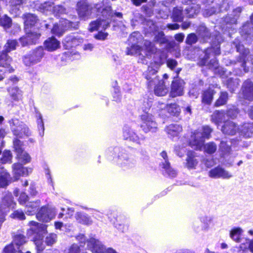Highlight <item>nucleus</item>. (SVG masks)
<instances>
[{
  "mask_svg": "<svg viewBox=\"0 0 253 253\" xmlns=\"http://www.w3.org/2000/svg\"><path fill=\"white\" fill-rule=\"evenodd\" d=\"M30 226H34L31 229L35 232L39 233L40 235L46 233V225L42 224H39L37 222L31 221L29 222Z\"/></svg>",
  "mask_w": 253,
  "mask_h": 253,
  "instance_id": "nucleus-27",
  "label": "nucleus"
},
{
  "mask_svg": "<svg viewBox=\"0 0 253 253\" xmlns=\"http://www.w3.org/2000/svg\"><path fill=\"white\" fill-rule=\"evenodd\" d=\"M164 107L171 115L178 116L180 113V107L175 103L168 104L167 106L164 105Z\"/></svg>",
  "mask_w": 253,
  "mask_h": 253,
  "instance_id": "nucleus-32",
  "label": "nucleus"
},
{
  "mask_svg": "<svg viewBox=\"0 0 253 253\" xmlns=\"http://www.w3.org/2000/svg\"><path fill=\"white\" fill-rule=\"evenodd\" d=\"M167 133L171 136H177L182 130V126L177 124H171L166 128Z\"/></svg>",
  "mask_w": 253,
  "mask_h": 253,
  "instance_id": "nucleus-25",
  "label": "nucleus"
},
{
  "mask_svg": "<svg viewBox=\"0 0 253 253\" xmlns=\"http://www.w3.org/2000/svg\"><path fill=\"white\" fill-rule=\"evenodd\" d=\"M66 9L62 5H57L53 6L52 12L56 16H60L66 13Z\"/></svg>",
  "mask_w": 253,
  "mask_h": 253,
  "instance_id": "nucleus-51",
  "label": "nucleus"
},
{
  "mask_svg": "<svg viewBox=\"0 0 253 253\" xmlns=\"http://www.w3.org/2000/svg\"><path fill=\"white\" fill-rule=\"evenodd\" d=\"M158 84L155 88V93L158 96H164L168 92L163 81H158Z\"/></svg>",
  "mask_w": 253,
  "mask_h": 253,
  "instance_id": "nucleus-30",
  "label": "nucleus"
},
{
  "mask_svg": "<svg viewBox=\"0 0 253 253\" xmlns=\"http://www.w3.org/2000/svg\"><path fill=\"white\" fill-rule=\"evenodd\" d=\"M0 187H4L7 185V180L9 174L5 172L3 168L0 167Z\"/></svg>",
  "mask_w": 253,
  "mask_h": 253,
  "instance_id": "nucleus-41",
  "label": "nucleus"
},
{
  "mask_svg": "<svg viewBox=\"0 0 253 253\" xmlns=\"http://www.w3.org/2000/svg\"><path fill=\"white\" fill-rule=\"evenodd\" d=\"M11 98L14 100H17L21 98L22 96L21 91L16 87H12L8 89Z\"/></svg>",
  "mask_w": 253,
  "mask_h": 253,
  "instance_id": "nucleus-43",
  "label": "nucleus"
},
{
  "mask_svg": "<svg viewBox=\"0 0 253 253\" xmlns=\"http://www.w3.org/2000/svg\"><path fill=\"white\" fill-rule=\"evenodd\" d=\"M57 239V236L55 234H50L45 238V243L47 245H52L54 244Z\"/></svg>",
  "mask_w": 253,
  "mask_h": 253,
  "instance_id": "nucleus-58",
  "label": "nucleus"
},
{
  "mask_svg": "<svg viewBox=\"0 0 253 253\" xmlns=\"http://www.w3.org/2000/svg\"><path fill=\"white\" fill-rule=\"evenodd\" d=\"M14 244L11 243L6 246L3 249L2 253H15L17 248L14 247Z\"/></svg>",
  "mask_w": 253,
  "mask_h": 253,
  "instance_id": "nucleus-60",
  "label": "nucleus"
},
{
  "mask_svg": "<svg viewBox=\"0 0 253 253\" xmlns=\"http://www.w3.org/2000/svg\"><path fill=\"white\" fill-rule=\"evenodd\" d=\"M212 129L208 126H204L202 129L193 132L189 141L192 148L201 150L204 145L205 138H209Z\"/></svg>",
  "mask_w": 253,
  "mask_h": 253,
  "instance_id": "nucleus-1",
  "label": "nucleus"
},
{
  "mask_svg": "<svg viewBox=\"0 0 253 253\" xmlns=\"http://www.w3.org/2000/svg\"><path fill=\"white\" fill-rule=\"evenodd\" d=\"M53 3L49 2H45L41 3L38 6V8L42 12L52 11Z\"/></svg>",
  "mask_w": 253,
  "mask_h": 253,
  "instance_id": "nucleus-47",
  "label": "nucleus"
},
{
  "mask_svg": "<svg viewBox=\"0 0 253 253\" xmlns=\"http://www.w3.org/2000/svg\"><path fill=\"white\" fill-rule=\"evenodd\" d=\"M12 156L10 151H4L2 153V157L0 159L3 164L6 163H11Z\"/></svg>",
  "mask_w": 253,
  "mask_h": 253,
  "instance_id": "nucleus-53",
  "label": "nucleus"
},
{
  "mask_svg": "<svg viewBox=\"0 0 253 253\" xmlns=\"http://www.w3.org/2000/svg\"><path fill=\"white\" fill-rule=\"evenodd\" d=\"M154 39L155 41L160 43H165L166 42V39L163 32H159L158 34L155 36Z\"/></svg>",
  "mask_w": 253,
  "mask_h": 253,
  "instance_id": "nucleus-62",
  "label": "nucleus"
},
{
  "mask_svg": "<svg viewBox=\"0 0 253 253\" xmlns=\"http://www.w3.org/2000/svg\"><path fill=\"white\" fill-rule=\"evenodd\" d=\"M56 212V209L54 208L42 207L37 213V218L43 222H48L52 219Z\"/></svg>",
  "mask_w": 253,
  "mask_h": 253,
  "instance_id": "nucleus-6",
  "label": "nucleus"
},
{
  "mask_svg": "<svg viewBox=\"0 0 253 253\" xmlns=\"http://www.w3.org/2000/svg\"><path fill=\"white\" fill-rule=\"evenodd\" d=\"M12 218L23 220L25 219V215L22 210H16L13 211L10 215Z\"/></svg>",
  "mask_w": 253,
  "mask_h": 253,
  "instance_id": "nucleus-55",
  "label": "nucleus"
},
{
  "mask_svg": "<svg viewBox=\"0 0 253 253\" xmlns=\"http://www.w3.org/2000/svg\"><path fill=\"white\" fill-rule=\"evenodd\" d=\"M87 245L92 253H105L107 250L100 241L94 238L87 241Z\"/></svg>",
  "mask_w": 253,
  "mask_h": 253,
  "instance_id": "nucleus-12",
  "label": "nucleus"
},
{
  "mask_svg": "<svg viewBox=\"0 0 253 253\" xmlns=\"http://www.w3.org/2000/svg\"><path fill=\"white\" fill-rule=\"evenodd\" d=\"M184 84V83L182 80H175L172 82L170 92V96L172 97H175L182 95L183 94Z\"/></svg>",
  "mask_w": 253,
  "mask_h": 253,
  "instance_id": "nucleus-17",
  "label": "nucleus"
},
{
  "mask_svg": "<svg viewBox=\"0 0 253 253\" xmlns=\"http://www.w3.org/2000/svg\"><path fill=\"white\" fill-rule=\"evenodd\" d=\"M37 20V17L32 14H27L25 15V29L29 30L32 26L34 25Z\"/></svg>",
  "mask_w": 253,
  "mask_h": 253,
  "instance_id": "nucleus-31",
  "label": "nucleus"
},
{
  "mask_svg": "<svg viewBox=\"0 0 253 253\" xmlns=\"http://www.w3.org/2000/svg\"><path fill=\"white\" fill-rule=\"evenodd\" d=\"M155 59L152 61L149 65L147 70L143 75L148 81L149 86H152L159 81L158 76L157 73L163 62L161 57L158 58L154 57Z\"/></svg>",
  "mask_w": 253,
  "mask_h": 253,
  "instance_id": "nucleus-2",
  "label": "nucleus"
},
{
  "mask_svg": "<svg viewBox=\"0 0 253 253\" xmlns=\"http://www.w3.org/2000/svg\"><path fill=\"white\" fill-rule=\"evenodd\" d=\"M67 42H71V46H76L79 43L83 42V39L79 37L70 36L67 38Z\"/></svg>",
  "mask_w": 253,
  "mask_h": 253,
  "instance_id": "nucleus-50",
  "label": "nucleus"
},
{
  "mask_svg": "<svg viewBox=\"0 0 253 253\" xmlns=\"http://www.w3.org/2000/svg\"><path fill=\"white\" fill-rule=\"evenodd\" d=\"M242 232L243 230L241 228H235L231 230L230 236L235 242H240Z\"/></svg>",
  "mask_w": 253,
  "mask_h": 253,
  "instance_id": "nucleus-39",
  "label": "nucleus"
},
{
  "mask_svg": "<svg viewBox=\"0 0 253 253\" xmlns=\"http://www.w3.org/2000/svg\"><path fill=\"white\" fill-rule=\"evenodd\" d=\"M11 62V58L8 56L6 52L3 51L0 55V66L9 68Z\"/></svg>",
  "mask_w": 253,
  "mask_h": 253,
  "instance_id": "nucleus-36",
  "label": "nucleus"
},
{
  "mask_svg": "<svg viewBox=\"0 0 253 253\" xmlns=\"http://www.w3.org/2000/svg\"><path fill=\"white\" fill-rule=\"evenodd\" d=\"M26 238L23 235L18 234L14 236L12 243L15 246L18 252H21L20 247L26 243Z\"/></svg>",
  "mask_w": 253,
  "mask_h": 253,
  "instance_id": "nucleus-29",
  "label": "nucleus"
},
{
  "mask_svg": "<svg viewBox=\"0 0 253 253\" xmlns=\"http://www.w3.org/2000/svg\"><path fill=\"white\" fill-rule=\"evenodd\" d=\"M214 92L212 89H209L204 92L202 95V102L204 103L210 104L211 102Z\"/></svg>",
  "mask_w": 253,
  "mask_h": 253,
  "instance_id": "nucleus-37",
  "label": "nucleus"
},
{
  "mask_svg": "<svg viewBox=\"0 0 253 253\" xmlns=\"http://www.w3.org/2000/svg\"><path fill=\"white\" fill-rule=\"evenodd\" d=\"M75 218L78 222L83 224L90 225L92 223L91 217L84 213L77 212L75 214Z\"/></svg>",
  "mask_w": 253,
  "mask_h": 253,
  "instance_id": "nucleus-24",
  "label": "nucleus"
},
{
  "mask_svg": "<svg viewBox=\"0 0 253 253\" xmlns=\"http://www.w3.org/2000/svg\"><path fill=\"white\" fill-rule=\"evenodd\" d=\"M60 26H62L63 28H64V30L68 28L75 27L73 22L64 18H62V19L60 21Z\"/></svg>",
  "mask_w": 253,
  "mask_h": 253,
  "instance_id": "nucleus-56",
  "label": "nucleus"
},
{
  "mask_svg": "<svg viewBox=\"0 0 253 253\" xmlns=\"http://www.w3.org/2000/svg\"><path fill=\"white\" fill-rule=\"evenodd\" d=\"M243 98L249 100H253V83L250 80L246 81L242 87Z\"/></svg>",
  "mask_w": 253,
  "mask_h": 253,
  "instance_id": "nucleus-16",
  "label": "nucleus"
},
{
  "mask_svg": "<svg viewBox=\"0 0 253 253\" xmlns=\"http://www.w3.org/2000/svg\"><path fill=\"white\" fill-rule=\"evenodd\" d=\"M9 122L14 135L21 138L30 135L31 132L29 128L22 122L17 119H11Z\"/></svg>",
  "mask_w": 253,
  "mask_h": 253,
  "instance_id": "nucleus-3",
  "label": "nucleus"
},
{
  "mask_svg": "<svg viewBox=\"0 0 253 253\" xmlns=\"http://www.w3.org/2000/svg\"><path fill=\"white\" fill-rule=\"evenodd\" d=\"M196 154L193 151H188L186 159L185 167L188 169H194L198 163Z\"/></svg>",
  "mask_w": 253,
  "mask_h": 253,
  "instance_id": "nucleus-20",
  "label": "nucleus"
},
{
  "mask_svg": "<svg viewBox=\"0 0 253 253\" xmlns=\"http://www.w3.org/2000/svg\"><path fill=\"white\" fill-rule=\"evenodd\" d=\"M80 248L76 244L72 245L67 250L65 251V253H79Z\"/></svg>",
  "mask_w": 253,
  "mask_h": 253,
  "instance_id": "nucleus-64",
  "label": "nucleus"
},
{
  "mask_svg": "<svg viewBox=\"0 0 253 253\" xmlns=\"http://www.w3.org/2000/svg\"><path fill=\"white\" fill-rule=\"evenodd\" d=\"M237 50L238 52H239L241 54L240 57V61L241 63V67L243 68L245 73H247L249 71V68H246L245 66V63L246 60H248L249 59H252V62L253 64V56L252 55H248L249 51L248 49H246L244 48V46L243 45L239 44L236 45Z\"/></svg>",
  "mask_w": 253,
  "mask_h": 253,
  "instance_id": "nucleus-11",
  "label": "nucleus"
},
{
  "mask_svg": "<svg viewBox=\"0 0 253 253\" xmlns=\"http://www.w3.org/2000/svg\"><path fill=\"white\" fill-rule=\"evenodd\" d=\"M26 35L21 37L20 42L22 46H26L29 44H36L41 37V34L34 31L26 30Z\"/></svg>",
  "mask_w": 253,
  "mask_h": 253,
  "instance_id": "nucleus-8",
  "label": "nucleus"
},
{
  "mask_svg": "<svg viewBox=\"0 0 253 253\" xmlns=\"http://www.w3.org/2000/svg\"><path fill=\"white\" fill-rule=\"evenodd\" d=\"M44 45L45 49L53 51L60 47V42L54 37L49 38L44 41Z\"/></svg>",
  "mask_w": 253,
  "mask_h": 253,
  "instance_id": "nucleus-21",
  "label": "nucleus"
},
{
  "mask_svg": "<svg viewBox=\"0 0 253 253\" xmlns=\"http://www.w3.org/2000/svg\"><path fill=\"white\" fill-rule=\"evenodd\" d=\"M228 99V95L227 92L225 91H222L220 93V95L218 99L215 103L216 106H220L224 105L226 103Z\"/></svg>",
  "mask_w": 253,
  "mask_h": 253,
  "instance_id": "nucleus-42",
  "label": "nucleus"
},
{
  "mask_svg": "<svg viewBox=\"0 0 253 253\" xmlns=\"http://www.w3.org/2000/svg\"><path fill=\"white\" fill-rule=\"evenodd\" d=\"M221 131L225 135H235L240 133V127L232 121H226L222 126Z\"/></svg>",
  "mask_w": 253,
  "mask_h": 253,
  "instance_id": "nucleus-9",
  "label": "nucleus"
},
{
  "mask_svg": "<svg viewBox=\"0 0 253 253\" xmlns=\"http://www.w3.org/2000/svg\"><path fill=\"white\" fill-rule=\"evenodd\" d=\"M16 203L14 202L12 194L11 193H6L2 199L0 204V210L1 212L6 213L9 211V209L15 208Z\"/></svg>",
  "mask_w": 253,
  "mask_h": 253,
  "instance_id": "nucleus-10",
  "label": "nucleus"
},
{
  "mask_svg": "<svg viewBox=\"0 0 253 253\" xmlns=\"http://www.w3.org/2000/svg\"><path fill=\"white\" fill-rule=\"evenodd\" d=\"M44 55L43 49L42 47L37 48L32 54L24 57L23 62L26 66H31L40 62Z\"/></svg>",
  "mask_w": 253,
  "mask_h": 253,
  "instance_id": "nucleus-5",
  "label": "nucleus"
},
{
  "mask_svg": "<svg viewBox=\"0 0 253 253\" xmlns=\"http://www.w3.org/2000/svg\"><path fill=\"white\" fill-rule=\"evenodd\" d=\"M200 6L199 4H192L188 5L185 9V15L189 18L197 15L200 12Z\"/></svg>",
  "mask_w": 253,
  "mask_h": 253,
  "instance_id": "nucleus-23",
  "label": "nucleus"
},
{
  "mask_svg": "<svg viewBox=\"0 0 253 253\" xmlns=\"http://www.w3.org/2000/svg\"><path fill=\"white\" fill-rule=\"evenodd\" d=\"M219 54L220 48L218 44L216 45L214 47L207 48L205 52V56L202 59V64L208 66L211 69H217L218 67L217 61L215 58H213L209 62L208 60L211 57Z\"/></svg>",
  "mask_w": 253,
  "mask_h": 253,
  "instance_id": "nucleus-4",
  "label": "nucleus"
},
{
  "mask_svg": "<svg viewBox=\"0 0 253 253\" xmlns=\"http://www.w3.org/2000/svg\"><path fill=\"white\" fill-rule=\"evenodd\" d=\"M64 31V28L60 26V24L59 25L58 24H55L51 30V32L53 34L58 36H61Z\"/></svg>",
  "mask_w": 253,
  "mask_h": 253,
  "instance_id": "nucleus-57",
  "label": "nucleus"
},
{
  "mask_svg": "<svg viewBox=\"0 0 253 253\" xmlns=\"http://www.w3.org/2000/svg\"><path fill=\"white\" fill-rule=\"evenodd\" d=\"M16 155L18 161L24 164L29 163L31 161L30 156L25 151H23L22 153L16 154Z\"/></svg>",
  "mask_w": 253,
  "mask_h": 253,
  "instance_id": "nucleus-46",
  "label": "nucleus"
},
{
  "mask_svg": "<svg viewBox=\"0 0 253 253\" xmlns=\"http://www.w3.org/2000/svg\"><path fill=\"white\" fill-rule=\"evenodd\" d=\"M197 40L198 38L195 34H190L188 35L186 40V42L188 44H192L196 43Z\"/></svg>",
  "mask_w": 253,
  "mask_h": 253,
  "instance_id": "nucleus-61",
  "label": "nucleus"
},
{
  "mask_svg": "<svg viewBox=\"0 0 253 253\" xmlns=\"http://www.w3.org/2000/svg\"><path fill=\"white\" fill-rule=\"evenodd\" d=\"M144 46L146 52H148V53H145V55L148 56L149 54L154 53H156V55H159V52H157V49L154 44L150 41H145Z\"/></svg>",
  "mask_w": 253,
  "mask_h": 253,
  "instance_id": "nucleus-38",
  "label": "nucleus"
},
{
  "mask_svg": "<svg viewBox=\"0 0 253 253\" xmlns=\"http://www.w3.org/2000/svg\"><path fill=\"white\" fill-rule=\"evenodd\" d=\"M226 116L223 111H216L212 115L211 121L216 125H218L226 119Z\"/></svg>",
  "mask_w": 253,
  "mask_h": 253,
  "instance_id": "nucleus-28",
  "label": "nucleus"
},
{
  "mask_svg": "<svg viewBox=\"0 0 253 253\" xmlns=\"http://www.w3.org/2000/svg\"><path fill=\"white\" fill-rule=\"evenodd\" d=\"M184 14V12L183 13L181 7H176L173 10L172 18L174 21H181L183 18Z\"/></svg>",
  "mask_w": 253,
  "mask_h": 253,
  "instance_id": "nucleus-40",
  "label": "nucleus"
},
{
  "mask_svg": "<svg viewBox=\"0 0 253 253\" xmlns=\"http://www.w3.org/2000/svg\"><path fill=\"white\" fill-rule=\"evenodd\" d=\"M120 164L124 167H131L134 163L133 160L129 159L126 155L119 158Z\"/></svg>",
  "mask_w": 253,
  "mask_h": 253,
  "instance_id": "nucleus-45",
  "label": "nucleus"
},
{
  "mask_svg": "<svg viewBox=\"0 0 253 253\" xmlns=\"http://www.w3.org/2000/svg\"><path fill=\"white\" fill-rule=\"evenodd\" d=\"M240 134L249 138L253 135V123L244 124L240 128Z\"/></svg>",
  "mask_w": 253,
  "mask_h": 253,
  "instance_id": "nucleus-22",
  "label": "nucleus"
},
{
  "mask_svg": "<svg viewBox=\"0 0 253 253\" xmlns=\"http://www.w3.org/2000/svg\"><path fill=\"white\" fill-rule=\"evenodd\" d=\"M160 155L164 161V162H162L161 163L160 166L165 169L166 172L169 176L171 177H175L176 175V172L175 170L170 167L167 152L164 151L161 153Z\"/></svg>",
  "mask_w": 253,
  "mask_h": 253,
  "instance_id": "nucleus-15",
  "label": "nucleus"
},
{
  "mask_svg": "<svg viewBox=\"0 0 253 253\" xmlns=\"http://www.w3.org/2000/svg\"><path fill=\"white\" fill-rule=\"evenodd\" d=\"M42 239V238L39 236V238L38 239L36 238L34 240V242L38 252L42 251L44 249V245L43 244Z\"/></svg>",
  "mask_w": 253,
  "mask_h": 253,
  "instance_id": "nucleus-59",
  "label": "nucleus"
},
{
  "mask_svg": "<svg viewBox=\"0 0 253 253\" xmlns=\"http://www.w3.org/2000/svg\"><path fill=\"white\" fill-rule=\"evenodd\" d=\"M109 25L108 22L104 20H97L91 22L89 25V30L90 31L92 32L97 30L99 27H102L106 29Z\"/></svg>",
  "mask_w": 253,
  "mask_h": 253,
  "instance_id": "nucleus-26",
  "label": "nucleus"
},
{
  "mask_svg": "<svg viewBox=\"0 0 253 253\" xmlns=\"http://www.w3.org/2000/svg\"><path fill=\"white\" fill-rule=\"evenodd\" d=\"M251 23H248L245 24L243 27L244 31H246V33L248 35H251L253 32V14L251 16Z\"/></svg>",
  "mask_w": 253,
  "mask_h": 253,
  "instance_id": "nucleus-52",
  "label": "nucleus"
},
{
  "mask_svg": "<svg viewBox=\"0 0 253 253\" xmlns=\"http://www.w3.org/2000/svg\"><path fill=\"white\" fill-rule=\"evenodd\" d=\"M22 146L23 143L20 140L17 139L13 140V147L16 154L24 151Z\"/></svg>",
  "mask_w": 253,
  "mask_h": 253,
  "instance_id": "nucleus-54",
  "label": "nucleus"
},
{
  "mask_svg": "<svg viewBox=\"0 0 253 253\" xmlns=\"http://www.w3.org/2000/svg\"><path fill=\"white\" fill-rule=\"evenodd\" d=\"M40 202L39 201L27 203L26 205V213L29 215L33 214L40 206Z\"/></svg>",
  "mask_w": 253,
  "mask_h": 253,
  "instance_id": "nucleus-33",
  "label": "nucleus"
},
{
  "mask_svg": "<svg viewBox=\"0 0 253 253\" xmlns=\"http://www.w3.org/2000/svg\"><path fill=\"white\" fill-rule=\"evenodd\" d=\"M18 45V42L16 40H9L4 45V51L5 52H10L15 50Z\"/></svg>",
  "mask_w": 253,
  "mask_h": 253,
  "instance_id": "nucleus-44",
  "label": "nucleus"
},
{
  "mask_svg": "<svg viewBox=\"0 0 253 253\" xmlns=\"http://www.w3.org/2000/svg\"><path fill=\"white\" fill-rule=\"evenodd\" d=\"M13 174L16 179H18L20 176L27 175L32 171L31 169H28L23 167L19 163L14 164L12 166Z\"/></svg>",
  "mask_w": 253,
  "mask_h": 253,
  "instance_id": "nucleus-19",
  "label": "nucleus"
},
{
  "mask_svg": "<svg viewBox=\"0 0 253 253\" xmlns=\"http://www.w3.org/2000/svg\"><path fill=\"white\" fill-rule=\"evenodd\" d=\"M77 10L80 17L85 18L90 14L91 6L86 0H80L77 4Z\"/></svg>",
  "mask_w": 253,
  "mask_h": 253,
  "instance_id": "nucleus-14",
  "label": "nucleus"
},
{
  "mask_svg": "<svg viewBox=\"0 0 253 253\" xmlns=\"http://www.w3.org/2000/svg\"><path fill=\"white\" fill-rule=\"evenodd\" d=\"M204 151L208 154H212L214 153L216 149V145L213 142L207 143L204 146Z\"/></svg>",
  "mask_w": 253,
  "mask_h": 253,
  "instance_id": "nucleus-49",
  "label": "nucleus"
},
{
  "mask_svg": "<svg viewBox=\"0 0 253 253\" xmlns=\"http://www.w3.org/2000/svg\"><path fill=\"white\" fill-rule=\"evenodd\" d=\"M144 51L139 45H131L130 47L126 49V54L131 55H142V52Z\"/></svg>",
  "mask_w": 253,
  "mask_h": 253,
  "instance_id": "nucleus-35",
  "label": "nucleus"
},
{
  "mask_svg": "<svg viewBox=\"0 0 253 253\" xmlns=\"http://www.w3.org/2000/svg\"><path fill=\"white\" fill-rule=\"evenodd\" d=\"M12 24L11 19L6 15H4L0 18V25L5 29L11 27Z\"/></svg>",
  "mask_w": 253,
  "mask_h": 253,
  "instance_id": "nucleus-48",
  "label": "nucleus"
},
{
  "mask_svg": "<svg viewBox=\"0 0 253 253\" xmlns=\"http://www.w3.org/2000/svg\"><path fill=\"white\" fill-rule=\"evenodd\" d=\"M123 136L125 139H129L137 143H138L140 140L144 139L142 135L138 136L134 130L127 126H125L124 127Z\"/></svg>",
  "mask_w": 253,
  "mask_h": 253,
  "instance_id": "nucleus-18",
  "label": "nucleus"
},
{
  "mask_svg": "<svg viewBox=\"0 0 253 253\" xmlns=\"http://www.w3.org/2000/svg\"><path fill=\"white\" fill-rule=\"evenodd\" d=\"M209 175L213 178L229 179L232 177V174L229 171L226 170L220 167H217L211 169L209 172Z\"/></svg>",
  "mask_w": 253,
  "mask_h": 253,
  "instance_id": "nucleus-13",
  "label": "nucleus"
},
{
  "mask_svg": "<svg viewBox=\"0 0 253 253\" xmlns=\"http://www.w3.org/2000/svg\"><path fill=\"white\" fill-rule=\"evenodd\" d=\"M142 37L139 32L132 33L129 37L128 42L131 45H138V44L141 42Z\"/></svg>",
  "mask_w": 253,
  "mask_h": 253,
  "instance_id": "nucleus-34",
  "label": "nucleus"
},
{
  "mask_svg": "<svg viewBox=\"0 0 253 253\" xmlns=\"http://www.w3.org/2000/svg\"><path fill=\"white\" fill-rule=\"evenodd\" d=\"M141 119L143 122L141 125V127L145 132L156 131L157 128V125L156 123L153 121L151 115L148 113H144L141 115Z\"/></svg>",
  "mask_w": 253,
  "mask_h": 253,
  "instance_id": "nucleus-7",
  "label": "nucleus"
},
{
  "mask_svg": "<svg viewBox=\"0 0 253 253\" xmlns=\"http://www.w3.org/2000/svg\"><path fill=\"white\" fill-rule=\"evenodd\" d=\"M219 149L223 153H227L230 152V147L227 144L226 142L222 141L220 142Z\"/></svg>",
  "mask_w": 253,
  "mask_h": 253,
  "instance_id": "nucleus-63",
  "label": "nucleus"
}]
</instances>
